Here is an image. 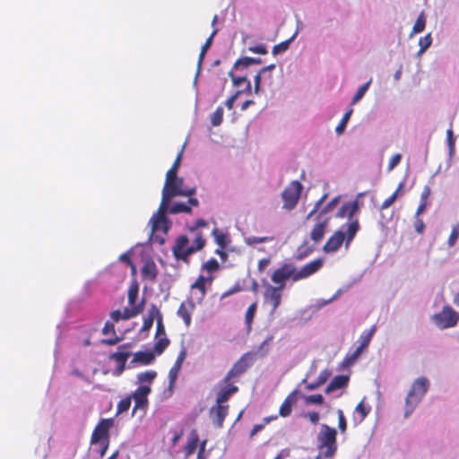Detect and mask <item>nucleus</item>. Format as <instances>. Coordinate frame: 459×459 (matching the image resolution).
I'll list each match as a JSON object with an SVG mask.
<instances>
[{
  "mask_svg": "<svg viewBox=\"0 0 459 459\" xmlns=\"http://www.w3.org/2000/svg\"><path fill=\"white\" fill-rule=\"evenodd\" d=\"M323 265L322 259H316L302 266L299 270L293 264H283L274 270L271 280L275 284L274 287L284 290L288 280L298 281L306 279L316 273Z\"/></svg>",
  "mask_w": 459,
  "mask_h": 459,
  "instance_id": "f257e3e1",
  "label": "nucleus"
},
{
  "mask_svg": "<svg viewBox=\"0 0 459 459\" xmlns=\"http://www.w3.org/2000/svg\"><path fill=\"white\" fill-rule=\"evenodd\" d=\"M360 229L359 219L352 220L347 224L346 232L339 230L327 239L323 247L325 253H334L340 249L342 245L345 243L346 248L349 247L351 241Z\"/></svg>",
  "mask_w": 459,
  "mask_h": 459,
  "instance_id": "f03ea898",
  "label": "nucleus"
},
{
  "mask_svg": "<svg viewBox=\"0 0 459 459\" xmlns=\"http://www.w3.org/2000/svg\"><path fill=\"white\" fill-rule=\"evenodd\" d=\"M316 446L319 453L325 458H333L337 452V430L326 424H323L316 437Z\"/></svg>",
  "mask_w": 459,
  "mask_h": 459,
  "instance_id": "7ed1b4c3",
  "label": "nucleus"
},
{
  "mask_svg": "<svg viewBox=\"0 0 459 459\" xmlns=\"http://www.w3.org/2000/svg\"><path fill=\"white\" fill-rule=\"evenodd\" d=\"M113 423V419H102L92 431L91 444L92 446L100 445L99 454L101 457L105 455L108 447V431L112 428Z\"/></svg>",
  "mask_w": 459,
  "mask_h": 459,
  "instance_id": "20e7f679",
  "label": "nucleus"
},
{
  "mask_svg": "<svg viewBox=\"0 0 459 459\" xmlns=\"http://www.w3.org/2000/svg\"><path fill=\"white\" fill-rule=\"evenodd\" d=\"M429 387V381L426 377H419L413 382L411 388L405 399V417H408L412 412L416 404L428 392Z\"/></svg>",
  "mask_w": 459,
  "mask_h": 459,
  "instance_id": "39448f33",
  "label": "nucleus"
},
{
  "mask_svg": "<svg viewBox=\"0 0 459 459\" xmlns=\"http://www.w3.org/2000/svg\"><path fill=\"white\" fill-rule=\"evenodd\" d=\"M255 362V354L254 352H246L244 353L232 366V368L228 371L227 375L223 377L221 382L223 384L229 383L230 380L239 377L247 369L254 364Z\"/></svg>",
  "mask_w": 459,
  "mask_h": 459,
  "instance_id": "423d86ee",
  "label": "nucleus"
},
{
  "mask_svg": "<svg viewBox=\"0 0 459 459\" xmlns=\"http://www.w3.org/2000/svg\"><path fill=\"white\" fill-rule=\"evenodd\" d=\"M432 320L440 329L454 327L459 321V313L450 306H445L439 313L433 316Z\"/></svg>",
  "mask_w": 459,
  "mask_h": 459,
  "instance_id": "0eeeda50",
  "label": "nucleus"
},
{
  "mask_svg": "<svg viewBox=\"0 0 459 459\" xmlns=\"http://www.w3.org/2000/svg\"><path fill=\"white\" fill-rule=\"evenodd\" d=\"M301 190L302 185L297 180L292 181L288 185V186L281 193L284 209L290 211L296 206L299 199Z\"/></svg>",
  "mask_w": 459,
  "mask_h": 459,
  "instance_id": "6e6552de",
  "label": "nucleus"
},
{
  "mask_svg": "<svg viewBox=\"0 0 459 459\" xmlns=\"http://www.w3.org/2000/svg\"><path fill=\"white\" fill-rule=\"evenodd\" d=\"M282 299V290L273 287V285L266 284L264 292V303L271 307L270 315H274L277 308L280 307Z\"/></svg>",
  "mask_w": 459,
  "mask_h": 459,
  "instance_id": "1a4fd4ad",
  "label": "nucleus"
},
{
  "mask_svg": "<svg viewBox=\"0 0 459 459\" xmlns=\"http://www.w3.org/2000/svg\"><path fill=\"white\" fill-rule=\"evenodd\" d=\"M184 179L182 178H178L175 180L171 181L170 184L164 185L162 193L167 195L169 197L175 196H185V195H193L195 193V188L184 189Z\"/></svg>",
  "mask_w": 459,
  "mask_h": 459,
  "instance_id": "9d476101",
  "label": "nucleus"
},
{
  "mask_svg": "<svg viewBox=\"0 0 459 459\" xmlns=\"http://www.w3.org/2000/svg\"><path fill=\"white\" fill-rule=\"evenodd\" d=\"M173 255L178 260L187 261L188 256L194 254V249L189 246V239L186 236H179L172 247Z\"/></svg>",
  "mask_w": 459,
  "mask_h": 459,
  "instance_id": "9b49d317",
  "label": "nucleus"
},
{
  "mask_svg": "<svg viewBox=\"0 0 459 459\" xmlns=\"http://www.w3.org/2000/svg\"><path fill=\"white\" fill-rule=\"evenodd\" d=\"M145 300L143 299L137 306L133 307H126L123 312L120 310H114L110 313V318L114 322H118L119 320H128L130 318L135 317L140 315L144 309Z\"/></svg>",
  "mask_w": 459,
  "mask_h": 459,
  "instance_id": "f8f14e48",
  "label": "nucleus"
},
{
  "mask_svg": "<svg viewBox=\"0 0 459 459\" xmlns=\"http://www.w3.org/2000/svg\"><path fill=\"white\" fill-rule=\"evenodd\" d=\"M152 392V388L147 385H141L130 395L134 400L133 413L138 409H144L148 405V394Z\"/></svg>",
  "mask_w": 459,
  "mask_h": 459,
  "instance_id": "ddd939ff",
  "label": "nucleus"
},
{
  "mask_svg": "<svg viewBox=\"0 0 459 459\" xmlns=\"http://www.w3.org/2000/svg\"><path fill=\"white\" fill-rule=\"evenodd\" d=\"M362 195H363V194H359L358 197L355 200H353L351 202L343 203L335 214L336 218H339V219L348 218L350 220V221H351L352 220H355L356 218H354V215L359 210V203L358 198Z\"/></svg>",
  "mask_w": 459,
  "mask_h": 459,
  "instance_id": "4468645a",
  "label": "nucleus"
},
{
  "mask_svg": "<svg viewBox=\"0 0 459 459\" xmlns=\"http://www.w3.org/2000/svg\"><path fill=\"white\" fill-rule=\"evenodd\" d=\"M228 412V404L218 403L216 402L215 404L210 409V417L212 418V423L218 428H222Z\"/></svg>",
  "mask_w": 459,
  "mask_h": 459,
  "instance_id": "2eb2a0df",
  "label": "nucleus"
},
{
  "mask_svg": "<svg viewBox=\"0 0 459 459\" xmlns=\"http://www.w3.org/2000/svg\"><path fill=\"white\" fill-rule=\"evenodd\" d=\"M316 223L314 225L310 232V238L315 243H318L324 238L330 218H321V216H316Z\"/></svg>",
  "mask_w": 459,
  "mask_h": 459,
  "instance_id": "dca6fc26",
  "label": "nucleus"
},
{
  "mask_svg": "<svg viewBox=\"0 0 459 459\" xmlns=\"http://www.w3.org/2000/svg\"><path fill=\"white\" fill-rule=\"evenodd\" d=\"M195 308V302L189 299L184 302H182L178 309V316L181 317L186 326H189L191 324V315Z\"/></svg>",
  "mask_w": 459,
  "mask_h": 459,
  "instance_id": "f3484780",
  "label": "nucleus"
},
{
  "mask_svg": "<svg viewBox=\"0 0 459 459\" xmlns=\"http://www.w3.org/2000/svg\"><path fill=\"white\" fill-rule=\"evenodd\" d=\"M213 277L212 275L208 277H204V275H199L195 281L190 286L191 290H197L198 296L197 299L199 301H202L205 295H206V282H209L210 284L212 282Z\"/></svg>",
  "mask_w": 459,
  "mask_h": 459,
  "instance_id": "a211bd4d",
  "label": "nucleus"
},
{
  "mask_svg": "<svg viewBox=\"0 0 459 459\" xmlns=\"http://www.w3.org/2000/svg\"><path fill=\"white\" fill-rule=\"evenodd\" d=\"M297 391L294 390L287 395L280 406L279 415L282 418L290 416L292 411V407L297 403Z\"/></svg>",
  "mask_w": 459,
  "mask_h": 459,
  "instance_id": "6ab92c4d",
  "label": "nucleus"
},
{
  "mask_svg": "<svg viewBox=\"0 0 459 459\" xmlns=\"http://www.w3.org/2000/svg\"><path fill=\"white\" fill-rule=\"evenodd\" d=\"M186 357V349H182L180 351L179 354L178 355L174 365L172 366V368L169 369V378L170 385H173L176 382Z\"/></svg>",
  "mask_w": 459,
  "mask_h": 459,
  "instance_id": "aec40b11",
  "label": "nucleus"
},
{
  "mask_svg": "<svg viewBox=\"0 0 459 459\" xmlns=\"http://www.w3.org/2000/svg\"><path fill=\"white\" fill-rule=\"evenodd\" d=\"M238 392V387L235 385L227 383L225 386L221 387L217 394L216 402L218 403L225 404L230 397Z\"/></svg>",
  "mask_w": 459,
  "mask_h": 459,
  "instance_id": "412c9836",
  "label": "nucleus"
},
{
  "mask_svg": "<svg viewBox=\"0 0 459 459\" xmlns=\"http://www.w3.org/2000/svg\"><path fill=\"white\" fill-rule=\"evenodd\" d=\"M234 71H237V70L232 68L229 72V76L230 77L233 85L236 86V87H238L242 83H245L246 84L245 89L241 90L242 93L250 94L251 91H252V87H251L250 81L247 79V77L246 75H241V76L236 75L234 74Z\"/></svg>",
  "mask_w": 459,
  "mask_h": 459,
  "instance_id": "4be33fe9",
  "label": "nucleus"
},
{
  "mask_svg": "<svg viewBox=\"0 0 459 459\" xmlns=\"http://www.w3.org/2000/svg\"><path fill=\"white\" fill-rule=\"evenodd\" d=\"M102 333L105 335L112 334L113 337L101 340V343L107 345H115L120 342V338L116 336L115 325L113 322L107 321L102 328Z\"/></svg>",
  "mask_w": 459,
  "mask_h": 459,
  "instance_id": "5701e85b",
  "label": "nucleus"
},
{
  "mask_svg": "<svg viewBox=\"0 0 459 459\" xmlns=\"http://www.w3.org/2000/svg\"><path fill=\"white\" fill-rule=\"evenodd\" d=\"M141 273L143 278L147 279L151 281H155L158 274V270L155 263L152 260L146 261L143 264Z\"/></svg>",
  "mask_w": 459,
  "mask_h": 459,
  "instance_id": "b1692460",
  "label": "nucleus"
},
{
  "mask_svg": "<svg viewBox=\"0 0 459 459\" xmlns=\"http://www.w3.org/2000/svg\"><path fill=\"white\" fill-rule=\"evenodd\" d=\"M349 382V377L340 375L334 377L332 381L328 384V385L325 388V393L330 394L337 389H341L347 385Z\"/></svg>",
  "mask_w": 459,
  "mask_h": 459,
  "instance_id": "393cba45",
  "label": "nucleus"
},
{
  "mask_svg": "<svg viewBox=\"0 0 459 459\" xmlns=\"http://www.w3.org/2000/svg\"><path fill=\"white\" fill-rule=\"evenodd\" d=\"M152 231H168V219L163 215H153L151 219Z\"/></svg>",
  "mask_w": 459,
  "mask_h": 459,
  "instance_id": "a878e982",
  "label": "nucleus"
},
{
  "mask_svg": "<svg viewBox=\"0 0 459 459\" xmlns=\"http://www.w3.org/2000/svg\"><path fill=\"white\" fill-rule=\"evenodd\" d=\"M199 442V435L195 429H193L190 433L188 440L185 446L184 451L186 456H189L195 453Z\"/></svg>",
  "mask_w": 459,
  "mask_h": 459,
  "instance_id": "bb28decb",
  "label": "nucleus"
},
{
  "mask_svg": "<svg viewBox=\"0 0 459 459\" xmlns=\"http://www.w3.org/2000/svg\"><path fill=\"white\" fill-rule=\"evenodd\" d=\"M155 356L152 351H137L134 355L132 362L140 363L142 365H150L154 360Z\"/></svg>",
  "mask_w": 459,
  "mask_h": 459,
  "instance_id": "cd10ccee",
  "label": "nucleus"
},
{
  "mask_svg": "<svg viewBox=\"0 0 459 459\" xmlns=\"http://www.w3.org/2000/svg\"><path fill=\"white\" fill-rule=\"evenodd\" d=\"M261 63H262V60L260 58L245 56V57L238 59L235 62V64L233 65V69L240 70V69L247 68L252 65H260Z\"/></svg>",
  "mask_w": 459,
  "mask_h": 459,
  "instance_id": "c85d7f7f",
  "label": "nucleus"
},
{
  "mask_svg": "<svg viewBox=\"0 0 459 459\" xmlns=\"http://www.w3.org/2000/svg\"><path fill=\"white\" fill-rule=\"evenodd\" d=\"M257 310V301L253 302L247 309L245 314V325L247 331L250 332L252 329V324Z\"/></svg>",
  "mask_w": 459,
  "mask_h": 459,
  "instance_id": "c756f323",
  "label": "nucleus"
},
{
  "mask_svg": "<svg viewBox=\"0 0 459 459\" xmlns=\"http://www.w3.org/2000/svg\"><path fill=\"white\" fill-rule=\"evenodd\" d=\"M154 309L159 310L155 305H152L149 309L148 315L143 318V324L141 329L142 332L149 331L152 328L153 321L156 319V312H154Z\"/></svg>",
  "mask_w": 459,
  "mask_h": 459,
  "instance_id": "7c9ffc66",
  "label": "nucleus"
},
{
  "mask_svg": "<svg viewBox=\"0 0 459 459\" xmlns=\"http://www.w3.org/2000/svg\"><path fill=\"white\" fill-rule=\"evenodd\" d=\"M139 286L136 281H134L128 288L127 299L130 307H135V301L138 298ZM138 304H136L137 306Z\"/></svg>",
  "mask_w": 459,
  "mask_h": 459,
  "instance_id": "2f4dec72",
  "label": "nucleus"
},
{
  "mask_svg": "<svg viewBox=\"0 0 459 459\" xmlns=\"http://www.w3.org/2000/svg\"><path fill=\"white\" fill-rule=\"evenodd\" d=\"M212 235L213 236L214 241L221 248H226L228 237L223 231L218 228H214L212 231Z\"/></svg>",
  "mask_w": 459,
  "mask_h": 459,
  "instance_id": "473e14b6",
  "label": "nucleus"
},
{
  "mask_svg": "<svg viewBox=\"0 0 459 459\" xmlns=\"http://www.w3.org/2000/svg\"><path fill=\"white\" fill-rule=\"evenodd\" d=\"M377 331L376 325H373L370 329L364 331L360 335V349L365 350L370 343V341Z\"/></svg>",
  "mask_w": 459,
  "mask_h": 459,
  "instance_id": "72a5a7b5",
  "label": "nucleus"
},
{
  "mask_svg": "<svg viewBox=\"0 0 459 459\" xmlns=\"http://www.w3.org/2000/svg\"><path fill=\"white\" fill-rule=\"evenodd\" d=\"M403 183L401 182L398 185L396 190L382 203V204L380 206V210L383 211V210L388 209L398 198V195H399L400 192L403 190Z\"/></svg>",
  "mask_w": 459,
  "mask_h": 459,
  "instance_id": "f704fd0d",
  "label": "nucleus"
},
{
  "mask_svg": "<svg viewBox=\"0 0 459 459\" xmlns=\"http://www.w3.org/2000/svg\"><path fill=\"white\" fill-rule=\"evenodd\" d=\"M154 352L160 355L169 344L167 335L155 337Z\"/></svg>",
  "mask_w": 459,
  "mask_h": 459,
  "instance_id": "c9c22d12",
  "label": "nucleus"
},
{
  "mask_svg": "<svg viewBox=\"0 0 459 459\" xmlns=\"http://www.w3.org/2000/svg\"><path fill=\"white\" fill-rule=\"evenodd\" d=\"M363 351H364L363 349H360V347L358 346L357 349L353 352L348 353L345 356V358L343 359L342 364L345 367H350V366L353 365L356 362V360L359 358V356L361 355Z\"/></svg>",
  "mask_w": 459,
  "mask_h": 459,
  "instance_id": "e433bc0d",
  "label": "nucleus"
},
{
  "mask_svg": "<svg viewBox=\"0 0 459 459\" xmlns=\"http://www.w3.org/2000/svg\"><path fill=\"white\" fill-rule=\"evenodd\" d=\"M157 377V373L154 370H147L137 375V380L140 384L145 383L151 385Z\"/></svg>",
  "mask_w": 459,
  "mask_h": 459,
  "instance_id": "4c0bfd02",
  "label": "nucleus"
},
{
  "mask_svg": "<svg viewBox=\"0 0 459 459\" xmlns=\"http://www.w3.org/2000/svg\"><path fill=\"white\" fill-rule=\"evenodd\" d=\"M425 26H426V16H425L424 12H421L413 25L411 34H417V33L422 32L425 30Z\"/></svg>",
  "mask_w": 459,
  "mask_h": 459,
  "instance_id": "58836bf2",
  "label": "nucleus"
},
{
  "mask_svg": "<svg viewBox=\"0 0 459 459\" xmlns=\"http://www.w3.org/2000/svg\"><path fill=\"white\" fill-rule=\"evenodd\" d=\"M192 209L190 205L184 203H175L169 207V213L177 214L179 212L190 213Z\"/></svg>",
  "mask_w": 459,
  "mask_h": 459,
  "instance_id": "ea45409f",
  "label": "nucleus"
},
{
  "mask_svg": "<svg viewBox=\"0 0 459 459\" xmlns=\"http://www.w3.org/2000/svg\"><path fill=\"white\" fill-rule=\"evenodd\" d=\"M130 351H119L111 355V359H113L117 365H126L127 359L130 357Z\"/></svg>",
  "mask_w": 459,
  "mask_h": 459,
  "instance_id": "a19ab883",
  "label": "nucleus"
},
{
  "mask_svg": "<svg viewBox=\"0 0 459 459\" xmlns=\"http://www.w3.org/2000/svg\"><path fill=\"white\" fill-rule=\"evenodd\" d=\"M171 200V197H169L167 195L163 194L162 193V198H161V202H160V207H159V210L158 212L155 213V215H163V216H166V212H169V202Z\"/></svg>",
  "mask_w": 459,
  "mask_h": 459,
  "instance_id": "79ce46f5",
  "label": "nucleus"
},
{
  "mask_svg": "<svg viewBox=\"0 0 459 459\" xmlns=\"http://www.w3.org/2000/svg\"><path fill=\"white\" fill-rule=\"evenodd\" d=\"M156 312V321H157V326H156V334L155 337L164 336L166 335L165 327L162 322V315L160 310H155Z\"/></svg>",
  "mask_w": 459,
  "mask_h": 459,
  "instance_id": "37998d69",
  "label": "nucleus"
},
{
  "mask_svg": "<svg viewBox=\"0 0 459 459\" xmlns=\"http://www.w3.org/2000/svg\"><path fill=\"white\" fill-rule=\"evenodd\" d=\"M371 81L372 80L370 79L368 82H367L366 83L359 86V88L357 90L356 94L352 98L351 105L356 104L359 100H360L363 98V96L365 95L366 91H368V89L371 83Z\"/></svg>",
  "mask_w": 459,
  "mask_h": 459,
  "instance_id": "c03bdc74",
  "label": "nucleus"
},
{
  "mask_svg": "<svg viewBox=\"0 0 459 459\" xmlns=\"http://www.w3.org/2000/svg\"><path fill=\"white\" fill-rule=\"evenodd\" d=\"M223 108L218 107L215 111L212 114L211 123L213 126H218L222 123L223 120Z\"/></svg>",
  "mask_w": 459,
  "mask_h": 459,
  "instance_id": "a18cd8bd",
  "label": "nucleus"
},
{
  "mask_svg": "<svg viewBox=\"0 0 459 459\" xmlns=\"http://www.w3.org/2000/svg\"><path fill=\"white\" fill-rule=\"evenodd\" d=\"M353 112V109L352 108H350L342 117L340 124L336 126L335 128V132L338 134H341L343 133L345 127H346V125L348 123V121L350 120L351 118V116Z\"/></svg>",
  "mask_w": 459,
  "mask_h": 459,
  "instance_id": "49530a36",
  "label": "nucleus"
},
{
  "mask_svg": "<svg viewBox=\"0 0 459 459\" xmlns=\"http://www.w3.org/2000/svg\"><path fill=\"white\" fill-rule=\"evenodd\" d=\"M339 202V196L333 198L317 214V216H321V218H327L325 216L326 213L332 212L337 205Z\"/></svg>",
  "mask_w": 459,
  "mask_h": 459,
  "instance_id": "de8ad7c7",
  "label": "nucleus"
},
{
  "mask_svg": "<svg viewBox=\"0 0 459 459\" xmlns=\"http://www.w3.org/2000/svg\"><path fill=\"white\" fill-rule=\"evenodd\" d=\"M355 412H357L358 414H359V420H363L368 415V413L370 412V407L369 406H366L365 403H364V400L360 401L356 408H355Z\"/></svg>",
  "mask_w": 459,
  "mask_h": 459,
  "instance_id": "09e8293b",
  "label": "nucleus"
},
{
  "mask_svg": "<svg viewBox=\"0 0 459 459\" xmlns=\"http://www.w3.org/2000/svg\"><path fill=\"white\" fill-rule=\"evenodd\" d=\"M274 239L273 237H255V236H252V237H249L246 239V243L249 246H253V245H255V244H259V243H264V242H269V241H273Z\"/></svg>",
  "mask_w": 459,
  "mask_h": 459,
  "instance_id": "8fccbe9b",
  "label": "nucleus"
},
{
  "mask_svg": "<svg viewBox=\"0 0 459 459\" xmlns=\"http://www.w3.org/2000/svg\"><path fill=\"white\" fill-rule=\"evenodd\" d=\"M220 264L215 258H211L202 265V269L209 273L216 272L219 270Z\"/></svg>",
  "mask_w": 459,
  "mask_h": 459,
  "instance_id": "3c124183",
  "label": "nucleus"
},
{
  "mask_svg": "<svg viewBox=\"0 0 459 459\" xmlns=\"http://www.w3.org/2000/svg\"><path fill=\"white\" fill-rule=\"evenodd\" d=\"M131 396H127L124 399H122L118 404H117V413H123V412H126L129 410L130 406H131Z\"/></svg>",
  "mask_w": 459,
  "mask_h": 459,
  "instance_id": "603ef678",
  "label": "nucleus"
},
{
  "mask_svg": "<svg viewBox=\"0 0 459 459\" xmlns=\"http://www.w3.org/2000/svg\"><path fill=\"white\" fill-rule=\"evenodd\" d=\"M293 38H294V36L292 38H290V39H287L285 41H282V42L275 45L273 48V55H278V54H280L281 52L286 51L289 48L290 43V41L292 40Z\"/></svg>",
  "mask_w": 459,
  "mask_h": 459,
  "instance_id": "864d4df0",
  "label": "nucleus"
},
{
  "mask_svg": "<svg viewBox=\"0 0 459 459\" xmlns=\"http://www.w3.org/2000/svg\"><path fill=\"white\" fill-rule=\"evenodd\" d=\"M431 43L432 38L430 34H428L420 38L419 40V45L420 47V53H423L424 51H426L430 47Z\"/></svg>",
  "mask_w": 459,
  "mask_h": 459,
  "instance_id": "5fc2aeb1",
  "label": "nucleus"
},
{
  "mask_svg": "<svg viewBox=\"0 0 459 459\" xmlns=\"http://www.w3.org/2000/svg\"><path fill=\"white\" fill-rule=\"evenodd\" d=\"M205 239L204 238L201 233H197L194 241V245H192V248L194 249V253L201 250L205 245Z\"/></svg>",
  "mask_w": 459,
  "mask_h": 459,
  "instance_id": "6e6d98bb",
  "label": "nucleus"
},
{
  "mask_svg": "<svg viewBox=\"0 0 459 459\" xmlns=\"http://www.w3.org/2000/svg\"><path fill=\"white\" fill-rule=\"evenodd\" d=\"M306 403L308 404H323L324 403V397L320 394L308 395L306 398Z\"/></svg>",
  "mask_w": 459,
  "mask_h": 459,
  "instance_id": "4d7b16f0",
  "label": "nucleus"
},
{
  "mask_svg": "<svg viewBox=\"0 0 459 459\" xmlns=\"http://www.w3.org/2000/svg\"><path fill=\"white\" fill-rule=\"evenodd\" d=\"M459 238V224H456L453 227L449 238L448 244L450 247L454 246Z\"/></svg>",
  "mask_w": 459,
  "mask_h": 459,
  "instance_id": "13d9d810",
  "label": "nucleus"
},
{
  "mask_svg": "<svg viewBox=\"0 0 459 459\" xmlns=\"http://www.w3.org/2000/svg\"><path fill=\"white\" fill-rule=\"evenodd\" d=\"M337 413H338V427H339L341 432L344 433L347 429L346 418L342 410H338Z\"/></svg>",
  "mask_w": 459,
  "mask_h": 459,
  "instance_id": "bf43d9fd",
  "label": "nucleus"
},
{
  "mask_svg": "<svg viewBox=\"0 0 459 459\" xmlns=\"http://www.w3.org/2000/svg\"><path fill=\"white\" fill-rule=\"evenodd\" d=\"M326 197H327V195L325 194L318 201L316 202L313 209L307 215V219L311 218L315 213H316L319 211V209L321 208V206H322L323 203L325 202V200L326 199Z\"/></svg>",
  "mask_w": 459,
  "mask_h": 459,
  "instance_id": "052dcab7",
  "label": "nucleus"
},
{
  "mask_svg": "<svg viewBox=\"0 0 459 459\" xmlns=\"http://www.w3.org/2000/svg\"><path fill=\"white\" fill-rule=\"evenodd\" d=\"M401 160L402 155L400 153L393 155L389 160L387 170L392 171L401 162Z\"/></svg>",
  "mask_w": 459,
  "mask_h": 459,
  "instance_id": "680f3d73",
  "label": "nucleus"
},
{
  "mask_svg": "<svg viewBox=\"0 0 459 459\" xmlns=\"http://www.w3.org/2000/svg\"><path fill=\"white\" fill-rule=\"evenodd\" d=\"M330 376H331V372L328 369H325L320 372V374L316 381L318 382V384L320 385H323L328 380Z\"/></svg>",
  "mask_w": 459,
  "mask_h": 459,
  "instance_id": "e2e57ef3",
  "label": "nucleus"
},
{
  "mask_svg": "<svg viewBox=\"0 0 459 459\" xmlns=\"http://www.w3.org/2000/svg\"><path fill=\"white\" fill-rule=\"evenodd\" d=\"M218 32V30L215 29L212 34L210 35V37L205 40L204 44L202 46V50H203V54L204 53H206L208 51V49L210 48V47L212 46V39L213 37L217 34Z\"/></svg>",
  "mask_w": 459,
  "mask_h": 459,
  "instance_id": "0e129e2a",
  "label": "nucleus"
},
{
  "mask_svg": "<svg viewBox=\"0 0 459 459\" xmlns=\"http://www.w3.org/2000/svg\"><path fill=\"white\" fill-rule=\"evenodd\" d=\"M242 94V91H237L232 96H230L225 102V106L229 109H232L234 106V102L237 100V98Z\"/></svg>",
  "mask_w": 459,
  "mask_h": 459,
  "instance_id": "69168bd1",
  "label": "nucleus"
},
{
  "mask_svg": "<svg viewBox=\"0 0 459 459\" xmlns=\"http://www.w3.org/2000/svg\"><path fill=\"white\" fill-rule=\"evenodd\" d=\"M248 50L250 52H253V53H255V54H260V55L267 54V49H266L265 46H264L262 44L261 45H257V46H254V47H249Z\"/></svg>",
  "mask_w": 459,
  "mask_h": 459,
  "instance_id": "338daca9",
  "label": "nucleus"
},
{
  "mask_svg": "<svg viewBox=\"0 0 459 459\" xmlns=\"http://www.w3.org/2000/svg\"><path fill=\"white\" fill-rule=\"evenodd\" d=\"M414 228H415V230H416L417 233L422 234L424 232V230H425V223H424V221L421 219H420V218H416L415 221H414Z\"/></svg>",
  "mask_w": 459,
  "mask_h": 459,
  "instance_id": "774afa93",
  "label": "nucleus"
}]
</instances>
